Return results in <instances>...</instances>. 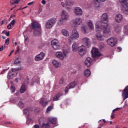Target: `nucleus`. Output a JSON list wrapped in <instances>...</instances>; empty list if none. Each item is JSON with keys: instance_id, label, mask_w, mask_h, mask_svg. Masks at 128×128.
Segmentation results:
<instances>
[{"instance_id": "1", "label": "nucleus", "mask_w": 128, "mask_h": 128, "mask_svg": "<svg viewBox=\"0 0 128 128\" xmlns=\"http://www.w3.org/2000/svg\"><path fill=\"white\" fill-rule=\"evenodd\" d=\"M96 38L98 40L102 42L104 40V38H108L112 32V28L110 25L106 24L105 25L100 26L98 23L96 24Z\"/></svg>"}, {"instance_id": "2", "label": "nucleus", "mask_w": 128, "mask_h": 128, "mask_svg": "<svg viewBox=\"0 0 128 128\" xmlns=\"http://www.w3.org/2000/svg\"><path fill=\"white\" fill-rule=\"evenodd\" d=\"M32 30H34V34L35 36L40 34L42 30L40 29V23L36 21H32Z\"/></svg>"}, {"instance_id": "3", "label": "nucleus", "mask_w": 128, "mask_h": 128, "mask_svg": "<svg viewBox=\"0 0 128 128\" xmlns=\"http://www.w3.org/2000/svg\"><path fill=\"white\" fill-rule=\"evenodd\" d=\"M56 23V18H50L48 20L45 24V28L50 30L53 28Z\"/></svg>"}, {"instance_id": "4", "label": "nucleus", "mask_w": 128, "mask_h": 128, "mask_svg": "<svg viewBox=\"0 0 128 128\" xmlns=\"http://www.w3.org/2000/svg\"><path fill=\"white\" fill-rule=\"evenodd\" d=\"M80 38V34L76 29H73L72 32L71 37L68 38V40L70 42H72V40H78Z\"/></svg>"}, {"instance_id": "5", "label": "nucleus", "mask_w": 128, "mask_h": 128, "mask_svg": "<svg viewBox=\"0 0 128 128\" xmlns=\"http://www.w3.org/2000/svg\"><path fill=\"white\" fill-rule=\"evenodd\" d=\"M18 70H20V68H12L8 74V78H16V76H18Z\"/></svg>"}, {"instance_id": "6", "label": "nucleus", "mask_w": 128, "mask_h": 128, "mask_svg": "<svg viewBox=\"0 0 128 128\" xmlns=\"http://www.w3.org/2000/svg\"><path fill=\"white\" fill-rule=\"evenodd\" d=\"M78 51L80 56H84V54H86V47L82 45L78 47Z\"/></svg>"}, {"instance_id": "7", "label": "nucleus", "mask_w": 128, "mask_h": 128, "mask_svg": "<svg viewBox=\"0 0 128 128\" xmlns=\"http://www.w3.org/2000/svg\"><path fill=\"white\" fill-rule=\"evenodd\" d=\"M51 46L54 50H60V42L57 40H54L51 42Z\"/></svg>"}, {"instance_id": "8", "label": "nucleus", "mask_w": 128, "mask_h": 128, "mask_svg": "<svg viewBox=\"0 0 128 128\" xmlns=\"http://www.w3.org/2000/svg\"><path fill=\"white\" fill-rule=\"evenodd\" d=\"M56 56L60 60H64L66 58V54L64 52H57L56 53Z\"/></svg>"}, {"instance_id": "9", "label": "nucleus", "mask_w": 128, "mask_h": 128, "mask_svg": "<svg viewBox=\"0 0 128 128\" xmlns=\"http://www.w3.org/2000/svg\"><path fill=\"white\" fill-rule=\"evenodd\" d=\"M101 21L102 24H104L102 26L108 24V14L105 12L102 14V16H101Z\"/></svg>"}, {"instance_id": "10", "label": "nucleus", "mask_w": 128, "mask_h": 128, "mask_svg": "<svg viewBox=\"0 0 128 128\" xmlns=\"http://www.w3.org/2000/svg\"><path fill=\"white\" fill-rule=\"evenodd\" d=\"M117 42L118 40H116V38H111L107 40V44L108 46H114Z\"/></svg>"}, {"instance_id": "11", "label": "nucleus", "mask_w": 128, "mask_h": 128, "mask_svg": "<svg viewBox=\"0 0 128 128\" xmlns=\"http://www.w3.org/2000/svg\"><path fill=\"white\" fill-rule=\"evenodd\" d=\"M92 54L94 58H99V56H102V54H100V52L98 49L96 48H92Z\"/></svg>"}, {"instance_id": "12", "label": "nucleus", "mask_w": 128, "mask_h": 128, "mask_svg": "<svg viewBox=\"0 0 128 128\" xmlns=\"http://www.w3.org/2000/svg\"><path fill=\"white\" fill-rule=\"evenodd\" d=\"M44 58V53L41 52L40 54L36 55L34 58L36 62H38L40 60H42Z\"/></svg>"}, {"instance_id": "13", "label": "nucleus", "mask_w": 128, "mask_h": 128, "mask_svg": "<svg viewBox=\"0 0 128 128\" xmlns=\"http://www.w3.org/2000/svg\"><path fill=\"white\" fill-rule=\"evenodd\" d=\"M60 16L62 20H68V18H70V15H68V14L66 12L63 10L61 12Z\"/></svg>"}, {"instance_id": "14", "label": "nucleus", "mask_w": 128, "mask_h": 128, "mask_svg": "<svg viewBox=\"0 0 128 128\" xmlns=\"http://www.w3.org/2000/svg\"><path fill=\"white\" fill-rule=\"evenodd\" d=\"M122 96L124 98L123 100H126L128 98V86H126L122 93Z\"/></svg>"}, {"instance_id": "15", "label": "nucleus", "mask_w": 128, "mask_h": 128, "mask_svg": "<svg viewBox=\"0 0 128 128\" xmlns=\"http://www.w3.org/2000/svg\"><path fill=\"white\" fill-rule=\"evenodd\" d=\"M119 2L124 8H128V0H118Z\"/></svg>"}, {"instance_id": "16", "label": "nucleus", "mask_w": 128, "mask_h": 128, "mask_svg": "<svg viewBox=\"0 0 128 128\" xmlns=\"http://www.w3.org/2000/svg\"><path fill=\"white\" fill-rule=\"evenodd\" d=\"M76 82H72L70 83L68 86H67L66 88H65V92L66 94H68V90H70V88H74L76 87Z\"/></svg>"}, {"instance_id": "17", "label": "nucleus", "mask_w": 128, "mask_h": 128, "mask_svg": "<svg viewBox=\"0 0 128 128\" xmlns=\"http://www.w3.org/2000/svg\"><path fill=\"white\" fill-rule=\"evenodd\" d=\"M74 12L76 16H80L82 14V10L80 8L76 7L74 8Z\"/></svg>"}, {"instance_id": "18", "label": "nucleus", "mask_w": 128, "mask_h": 128, "mask_svg": "<svg viewBox=\"0 0 128 128\" xmlns=\"http://www.w3.org/2000/svg\"><path fill=\"white\" fill-rule=\"evenodd\" d=\"M52 64L54 68H60V66H62V64L60 63V62L56 60H54L52 61Z\"/></svg>"}, {"instance_id": "19", "label": "nucleus", "mask_w": 128, "mask_h": 128, "mask_svg": "<svg viewBox=\"0 0 128 128\" xmlns=\"http://www.w3.org/2000/svg\"><path fill=\"white\" fill-rule=\"evenodd\" d=\"M82 24V19L80 17L76 18L74 21L75 26H80Z\"/></svg>"}, {"instance_id": "20", "label": "nucleus", "mask_w": 128, "mask_h": 128, "mask_svg": "<svg viewBox=\"0 0 128 128\" xmlns=\"http://www.w3.org/2000/svg\"><path fill=\"white\" fill-rule=\"evenodd\" d=\"M116 22H122L124 20V16L121 14H117L115 17Z\"/></svg>"}, {"instance_id": "21", "label": "nucleus", "mask_w": 128, "mask_h": 128, "mask_svg": "<svg viewBox=\"0 0 128 128\" xmlns=\"http://www.w3.org/2000/svg\"><path fill=\"white\" fill-rule=\"evenodd\" d=\"M92 62V60L90 57H88L84 62V64L87 68H89L90 66V64Z\"/></svg>"}, {"instance_id": "22", "label": "nucleus", "mask_w": 128, "mask_h": 128, "mask_svg": "<svg viewBox=\"0 0 128 128\" xmlns=\"http://www.w3.org/2000/svg\"><path fill=\"white\" fill-rule=\"evenodd\" d=\"M48 122L52 124H56L58 122L57 119L54 117H49L48 118Z\"/></svg>"}, {"instance_id": "23", "label": "nucleus", "mask_w": 128, "mask_h": 128, "mask_svg": "<svg viewBox=\"0 0 128 128\" xmlns=\"http://www.w3.org/2000/svg\"><path fill=\"white\" fill-rule=\"evenodd\" d=\"M61 33L62 34V36H66V38L70 36V32L66 28L62 29Z\"/></svg>"}, {"instance_id": "24", "label": "nucleus", "mask_w": 128, "mask_h": 128, "mask_svg": "<svg viewBox=\"0 0 128 128\" xmlns=\"http://www.w3.org/2000/svg\"><path fill=\"white\" fill-rule=\"evenodd\" d=\"M44 98H41L40 100V104H41L44 108L48 106V102H46Z\"/></svg>"}, {"instance_id": "25", "label": "nucleus", "mask_w": 128, "mask_h": 128, "mask_svg": "<svg viewBox=\"0 0 128 128\" xmlns=\"http://www.w3.org/2000/svg\"><path fill=\"white\" fill-rule=\"evenodd\" d=\"M78 44L74 42L72 45V50L74 52H78Z\"/></svg>"}, {"instance_id": "26", "label": "nucleus", "mask_w": 128, "mask_h": 128, "mask_svg": "<svg viewBox=\"0 0 128 128\" xmlns=\"http://www.w3.org/2000/svg\"><path fill=\"white\" fill-rule=\"evenodd\" d=\"M82 42L86 44V46H90V40L88 38H83Z\"/></svg>"}, {"instance_id": "27", "label": "nucleus", "mask_w": 128, "mask_h": 128, "mask_svg": "<svg viewBox=\"0 0 128 128\" xmlns=\"http://www.w3.org/2000/svg\"><path fill=\"white\" fill-rule=\"evenodd\" d=\"M11 86L10 87V90L12 92V93L14 92H16V86H14V82H10Z\"/></svg>"}, {"instance_id": "28", "label": "nucleus", "mask_w": 128, "mask_h": 128, "mask_svg": "<svg viewBox=\"0 0 128 128\" xmlns=\"http://www.w3.org/2000/svg\"><path fill=\"white\" fill-rule=\"evenodd\" d=\"M26 90V86L23 84L20 88V92L21 94H24Z\"/></svg>"}, {"instance_id": "29", "label": "nucleus", "mask_w": 128, "mask_h": 128, "mask_svg": "<svg viewBox=\"0 0 128 128\" xmlns=\"http://www.w3.org/2000/svg\"><path fill=\"white\" fill-rule=\"evenodd\" d=\"M60 96H62V94H58L57 95H56L53 98L54 102L58 100V99L60 98Z\"/></svg>"}, {"instance_id": "30", "label": "nucleus", "mask_w": 128, "mask_h": 128, "mask_svg": "<svg viewBox=\"0 0 128 128\" xmlns=\"http://www.w3.org/2000/svg\"><path fill=\"white\" fill-rule=\"evenodd\" d=\"M66 6H72V4H74V1L72 0H66Z\"/></svg>"}, {"instance_id": "31", "label": "nucleus", "mask_w": 128, "mask_h": 128, "mask_svg": "<svg viewBox=\"0 0 128 128\" xmlns=\"http://www.w3.org/2000/svg\"><path fill=\"white\" fill-rule=\"evenodd\" d=\"M88 26L90 28V30H93L94 28V24H92V22L91 20L88 22Z\"/></svg>"}, {"instance_id": "32", "label": "nucleus", "mask_w": 128, "mask_h": 128, "mask_svg": "<svg viewBox=\"0 0 128 128\" xmlns=\"http://www.w3.org/2000/svg\"><path fill=\"white\" fill-rule=\"evenodd\" d=\"M84 74L86 76H90V71L88 70H86L84 72Z\"/></svg>"}, {"instance_id": "33", "label": "nucleus", "mask_w": 128, "mask_h": 128, "mask_svg": "<svg viewBox=\"0 0 128 128\" xmlns=\"http://www.w3.org/2000/svg\"><path fill=\"white\" fill-rule=\"evenodd\" d=\"M64 20H62V18L58 20V26H62V24H64Z\"/></svg>"}, {"instance_id": "34", "label": "nucleus", "mask_w": 128, "mask_h": 128, "mask_svg": "<svg viewBox=\"0 0 128 128\" xmlns=\"http://www.w3.org/2000/svg\"><path fill=\"white\" fill-rule=\"evenodd\" d=\"M96 8H100V2L98 0H94Z\"/></svg>"}, {"instance_id": "35", "label": "nucleus", "mask_w": 128, "mask_h": 128, "mask_svg": "<svg viewBox=\"0 0 128 128\" xmlns=\"http://www.w3.org/2000/svg\"><path fill=\"white\" fill-rule=\"evenodd\" d=\"M42 128H50V124H44V123L42 126Z\"/></svg>"}, {"instance_id": "36", "label": "nucleus", "mask_w": 128, "mask_h": 128, "mask_svg": "<svg viewBox=\"0 0 128 128\" xmlns=\"http://www.w3.org/2000/svg\"><path fill=\"white\" fill-rule=\"evenodd\" d=\"M24 42L26 44H28V37L26 35H24Z\"/></svg>"}, {"instance_id": "37", "label": "nucleus", "mask_w": 128, "mask_h": 128, "mask_svg": "<svg viewBox=\"0 0 128 128\" xmlns=\"http://www.w3.org/2000/svg\"><path fill=\"white\" fill-rule=\"evenodd\" d=\"M23 112L26 114V116H28V114H30V110H28V109H24L23 110Z\"/></svg>"}, {"instance_id": "38", "label": "nucleus", "mask_w": 128, "mask_h": 128, "mask_svg": "<svg viewBox=\"0 0 128 128\" xmlns=\"http://www.w3.org/2000/svg\"><path fill=\"white\" fill-rule=\"evenodd\" d=\"M26 124H32V120L30 118H28L26 120Z\"/></svg>"}, {"instance_id": "39", "label": "nucleus", "mask_w": 128, "mask_h": 128, "mask_svg": "<svg viewBox=\"0 0 128 128\" xmlns=\"http://www.w3.org/2000/svg\"><path fill=\"white\" fill-rule=\"evenodd\" d=\"M18 106L20 108H24V103L22 102H19Z\"/></svg>"}, {"instance_id": "40", "label": "nucleus", "mask_w": 128, "mask_h": 128, "mask_svg": "<svg viewBox=\"0 0 128 128\" xmlns=\"http://www.w3.org/2000/svg\"><path fill=\"white\" fill-rule=\"evenodd\" d=\"M52 110V106H49L46 110V112H50Z\"/></svg>"}, {"instance_id": "41", "label": "nucleus", "mask_w": 128, "mask_h": 128, "mask_svg": "<svg viewBox=\"0 0 128 128\" xmlns=\"http://www.w3.org/2000/svg\"><path fill=\"white\" fill-rule=\"evenodd\" d=\"M15 64H20V61L18 60V58H17L14 61Z\"/></svg>"}, {"instance_id": "42", "label": "nucleus", "mask_w": 128, "mask_h": 128, "mask_svg": "<svg viewBox=\"0 0 128 128\" xmlns=\"http://www.w3.org/2000/svg\"><path fill=\"white\" fill-rule=\"evenodd\" d=\"M123 14H124L128 15V8L124 10Z\"/></svg>"}, {"instance_id": "43", "label": "nucleus", "mask_w": 128, "mask_h": 128, "mask_svg": "<svg viewBox=\"0 0 128 128\" xmlns=\"http://www.w3.org/2000/svg\"><path fill=\"white\" fill-rule=\"evenodd\" d=\"M5 44H10V39L8 38L6 40H5Z\"/></svg>"}, {"instance_id": "44", "label": "nucleus", "mask_w": 128, "mask_h": 128, "mask_svg": "<svg viewBox=\"0 0 128 128\" xmlns=\"http://www.w3.org/2000/svg\"><path fill=\"white\" fill-rule=\"evenodd\" d=\"M14 24H16V20H12L10 22V24H11V26H14Z\"/></svg>"}, {"instance_id": "45", "label": "nucleus", "mask_w": 128, "mask_h": 128, "mask_svg": "<svg viewBox=\"0 0 128 128\" xmlns=\"http://www.w3.org/2000/svg\"><path fill=\"white\" fill-rule=\"evenodd\" d=\"M7 28L8 30H12V25L10 24H8V26H7Z\"/></svg>"}, {"instance_id": "46", "label": "nucleus", "mask_w": 128, "mask_h": 128, "mask_svg": "<svg viewBox=\"0 0 128 128\" xmlns=\"http://www.w3.org/2000/svg\"><path fill=\"white\" fill-rule=\"evenodd\" d=\"M61 4H62V6H63V8H64V6H68V5H66V2H65V4H64V2H62L61 3Z\"/></svg>"}, {"instance_id": "47", "label": "nucleus", "mask_w": 128, "mask_h": 128, "mask_svg": "<svg viewBox=\"0 0 128 128\" xmlns=\"http://www.w3.org/2000/svg\"><path fill=\"white\" fill-rule=\"evenodd\" d=\"M59 84H64V79H61L59 82Z\"/></svg>"}, {"instance_id": "48", "label": "nucleus", "mask_w": 128, "mask_h": 128, "mask_svg": "<svg viewBox=\"0 0 128 128\" xmlns=\"http://www.w3.org/2000/svg\"><path fill=\"white\" fill-rule=\"evenodd\" d=\"M34 4V2H31L28 4V6H32V4Z\"/></svg>"}, {"instance_id": "49", "label": "nucleus", "mask_w": 128, "mask_h": 128, "mask_svg": "<svg viewBox=\"0 0 128 128\" xmlns=\"http://www.w3.org/2000/svg\"><path fill=\"white\" fill-rule=\"evenodd\" d=\"M10 3L11 4H16L14 0H11L10 1Z\"/></svg>"}, {"instance_id": "50", "label": "nucleus", "mask_w": 128, "mask_h": 128, "mask_svg": "<svg viewBox=\"0 0 128 128\" xmlns=\"http://www.w3.org/2000/svg\"><path fill=\"white\" fill-rule=\"evenodd\" d=\"M82 30H83V32H84V34H86V27L84 26H82Z\"/></svg>"}, {"instance_id": "51", "label": "nucleus", "mask_w": 128, "mask_h": 128, "mask_svg": "<svg viewBox=\"0 0 128 128\" xmlns=\"http://www.w3.org/2000/svg\"><path fill=\"white\" fill-rule=\"evenodd\" d=\"M18 52H20V48L18 47V49L16 50L15 52V54H17Z\"/></svg>"}, {"instance_id": "52", "label": "nucleus", "mask_w": 128, "mask_h": 128, "mask_svg": "<svg viewBox=\"0 0 128 128\" xmlns=\"http://www.w3.org/2000/svg\"><path fill=\"white\" fill-rule=\"evenodd\" d=\"M46 0H42V4H46Z\"/></svg>"}, {"instance_id": "53", "label": "nucleus", "mask_w": 128, "mask_h": 128, "mask_svg": "<svg viewBox=\"0 0 128 128\" xmlns=\"http://www.w3.org/2000/svg\"><path fill=\"white\" fill-rule=\"evenodd\" d=\"M34 128H40V126L38 125V124H35L34 126Z\"/></svg>"}, {"instance_id": "54", "label": "nucleus", "mask_w": 128, "mask_h": 128, "mask_svg": "<svg viewBox=\"0 0 128 128\" xmlns=\"http://www.w3.org/2000/svg\"><path fill=\"white\" fill-rule=\"evenodd\" d=\"M2 50H4V46H2L1 48H0V52H2Z\"/></svg>"}, {"instance_id": "55", "label": "nucleus", "mask_w": 128, "mask_h": 128, "mask_svg": "<svg viewBox=\"0 0 128 128\" xmlns=\"http://www.w3.org/2000/svg\"><path fill=\"white\" fill-rule=\"evenodd\" d=\"M15 4H18L20 2V0H14Z\"/></svg>"}, {"instance_id": "56", "label": "nucleus", "mask_w": 128, "mask_h": 128, "mask_svg": "<svg viewBox=\"0 0 128 128\" xmlns=\"http://www.w3.org/2000/svg\"><path fill=\"white\" fill-rule=\"evenodd\" d=\"M118 50H119V52H122V48L120 47H118L117 48Z\"/></svg>"}, {"instance_id": "57", "label": "nucleus", "mask_w": 128, "mask_h": 128, "mask_svg": "<svg viewBox=\"0 0 128 128\" xmlns=\"http://www.w3.org/2000/svg\"><path fill=\"white\" fill-rule=\"evenodd\" d=\"M14 50H12L10 53V54L8 55V56H10L12 55V52H14Z\"/></svg>"}, {"instance_id": "58", "label": "nucleus", "mask_w": 128, "mask_h": 128, "mask_svg": "<svg viewBox=\"0 0 128 128\" xmlns=\"http://www.w3.org/2000/svg\"><path fill=\"white\" fill-rule=\"evenodd\" d=\"M6 34L7 36H10V32H6Z\"/></svg>"}, {"instance_id": "59", "label": "nucleus", "mask_w": 128, "mask_h": 128, "mask_svg": "<svg viewBox=\"0 0 128 128\" xmlns=\"http://www.w3.org/2000/svg\"><path fill=\"white\" fill-rule=\"evenodd\" d=\"M102 121L104 122V124H106V120L103 119V120H102Z\"/></svg>"}, {"instance_id": "60", "label": "nucleus", "mask_w": 128, "mask_h": 128, "mask_svg": "<svg viewBox=\"0 0 128 128\" xmlns=\"http://www.w3.org/2000/svg\"><path fill=\"white\" fill-rule=\"evenodd\" d=\"M15 80H16V82H18V78H16Z\"/></svg>"}, {"instance_id": "61", "label": "nucleus", "mask_w": 128, "mask_h": 128, "mask_svg": "<svg viewBox=\"0 0 128 128\" xmlns=\"http://www.w3.org/2000/svg\"><path fill=\"white\" fill-rule=\"evenodd\" d=\"M100 2H106V0H100Z\"/></svg>"}, {"instance_id": "62", "label": "nucleus", "mask_w": 128, "mask_h": 128, "mask_svg": "<svg viewBox=\"0 0 128 128\" xmlns=\"http://www.w3.org/2000/svg\"><path fill=\"white\" fill-rule=\"evenodd\" d=\"M24 10L23 8H20L18 10Z\"/></svg>"}, {"instance_id": "63", "label": "nucleus", "mask_w": 128, "mask_h": 128, "mask_svg": "<svg viewBox=\"0 0 128 128\" xmlns=\"http://www.w3.org/2000/svg\"><path fill=\"white\" fill-rule=\"evenodd\" d=\"M120 108H116L114 110H116H116H120Z\"/></svg>"}, {"instance_id": "64", "label": "nucleus", "mask_w": 128, "mask_h": 128, "mask_svg": "<svg viewBox=\"0 0 128 128\" xmlns=\"http://www.w3.org/2000/svg\"><path fill=\"white\" fill-rule=\"evenodd\" d=\"M2 38H3V40H5L6 36H2Z\"/></svg>"}]
</instances>
